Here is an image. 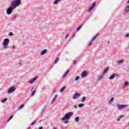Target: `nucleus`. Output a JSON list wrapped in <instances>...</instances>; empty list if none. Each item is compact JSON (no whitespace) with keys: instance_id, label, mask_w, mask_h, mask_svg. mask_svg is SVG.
Returning a JSON list of instances; mask_svg holds the SVG:
<instances>
[{"instance_id":"nucleus-1","label":"nucleus","mask_w":129,"mask_h":129,"mask_svg":"<svg viewBox=\"0 0 129 129\" xmlns=\"http://www.w3.org/2000/svg\"><path fill=\"white\" fill-rule=\"evenodd\" d=\"M21 4H22V1L21 0H13L11 2L10 7L7 10V15H11L13 13V11L20 6Z\"/></svg>"},{"instance_id":"nucleus-2","label":"nucleus","mask_w":129,"mask_h":129,"mask_svg":"<svg viewBox=\"0 0 129 129\" xmlns=\"http://www.w3.org/2000/svg\"><path fill=\"white\" fill-rule=\"evenodd\" d=\"M74 113L73 112H69L64 114V116L61 118V120L64 121V123H68L69 119H70V117L73 115Z\"/></svg>"},{"instance_id":"nucleus-3","label":"nucleus","mask_w":129,"mask_h":129,"mask_svg":"<svg viewBox=\"0 0 129 129\" xmlns=\"http://www.w3.org/2000/svg\"><path fill=\"white\" fill-rule=\"evenodd\" d=\"M9 43H10V39L9 38H6L4 40L3 45L4 49H7L8 46H9Z\"/></svg>"},{"instance_id":"nucleus-4","label":"nucleus","mask_w":129,"mask_h":129,"mask_svg":"<svg viewBox=\"0 0 129 129\" xmlns=\"http://www.w3.org/2000/svg\"><path fill=\"white\" fill-rule=\"evenodd\" d=\"M117 107L118 110H121V109H123V108H125V107H127V105L117 104Z\"/></svg>"},{"instance_id":"nucleus-5","label":"nucleus","mask_w":129,"mask_h":129,"mask_svg":"<svg viewBox=\"0 0 129 129\" xmlns=\"http://www.w3.org/2000/svg\"><path fill=\"white\" fill-rule=\"evenodd\" d=\"M15 90H16V88L14 86H12L9 89L8 91V93H9V94L12 93V92H14Z\"/></svg>"},{"instance_id":"nucleus-6","label":"nucleus","mask_w":129,"mask_h":129,"mask_svg":"<svg viewBox=\"0 0 129 129\" xmlns=\"http://www.w3.org/2000/svg\"><path fill=\"white\" fill-rule=\"evenodd\" d=\"M88 73L86 71H84L83 72L81 75V78H84V77H86L87 76Z\"/></svg>"},{"instance_id":"nucleus-7","label":"nucleus","mask_w":129,"mask_h":129,"mask_svg":"<svg viewBox=\"0 0 129 129\" xmlns=\"http://www.w3.org/2000/svg\"><path fill=\"white\" fill-rule=\"evenodd\" d=\"M37 79H38V76H36L34 78H33L32 79L29 80V83L30 84H33V83H34V82H35V81H36V80H37Z\"/></svg>"},{"instance_id":"nucleus-8","label":"nucleus","mask_w":129,"mask_h":129,"mask_svg":"<svg viewBox=\"0 0 129 129\" xmlns=\"http://www.w3.org/2000/svg\"><path fill=\"white\" fill-rule=\"evenodd\" d=\"M97 36H98V34H97L96 35L94 36L93 38L91 40L90 42L89 43V47H90V46H91V45H92V42H93L94 40H95L96 38H97Z\"/></svg>"},{"instance_id":"nucleus-9","label":"nucleus","mask_w":129,"mask_h":129,"mask_svg":"<svg viewBox=\"0 0 129 129\" xmlns=\"http://www.w3.org/2000/svg\"><path fill=\"white\" fill-rule=\"evenodd\" d=\"M81 96V94L79 93H75V94H74L73 96V99H76L77 98V97H80V96Z\"/></svg>"},{"instance_id":"nucleus-10","label":"nucleus","mask_w":129,"mask_h":129,"mask_svg":"<svg viewBox=\"0 0 129 129\" xmlns=\"http://www.w3.org/2000/svg\"><path fill=\"white\" fill-rule=\"evenodd\" d=\"M115 75H116V73H114L112 75H111L109 78V79L110 80H111L112 79H114V78L115 77Z\"/></svg>"},{"instance_id":"nucleus-11","label":"nucleus","mask_w":129,"mask_h":129,"mask_svg":"<svg viewBox=\"0 0 129 129\" xmlns=\"http://www.w3.org/2000/svg\"><path fill=\"white\" fill-rule=\"evenodd\" d=\"M57 95L56 94L55 95L54 98L52 99V101L51 102V104H53L55 101H56V99H57Z\"/></svg>"},{"instance_id":"nucleus-12","label":"nucleus","mask_w":129,"mask_h":129,"mask_svg":"<svg viewBox=\"0 0 129 129\" xmlns=\"http://www.w3.org/2000/svg\"><path fill=\"white\" fill-rule=\"evenodd\" d=\"M129 12V6H126L124 9V13H128Z\"/></svg>"},{"instance_id":"nucleus-13","label":"nucleus","mask_w":129,"mask_h":129,"mask_svg":"<svg viewBox=\"0 0 129 129\" xmlns=\"http://www.w3.org/2000/svg\"><path fill=\"white\" fill-rule=\"evenodd\" d=\"M47 53V49H43L40 53L41 55H45Z\"/></svg>"},{"instance_id":"nucleus-14","label":"nucleus","mask_w":129,"mask_h":129,"mask_svg":"<svg viewBox=\"0 0 129 129\" xmlns=\"http://www.w3.org/2000/svg\"><path fill=\"white\" fill-rule=\"evenodd\" d=\"M68 73H69V71H66L64 73V74L63 75L62 78H65V77H66V76H67V74H68Z\"/></svg>"},{"instance_id":"nucleus-15","label":"nucleus","mask_w":129,"mask_h":129,"mask_svg":"<svg viewBox=\"0 0 129 129\" xmlns=\"http://www.w3.org/2000/svg\"><path fill=\"white\" fill-rule=\"evenodd\" d=\"M113 100H114V97L111 98L110 99V100H109V102H108V104H111V103H112V102L113 101Z\"/></svg>"},{"instance_id":"nucleus-16","label":"nucleus","mask_w":129,"mask_h":129,"mask_svg":"<svg viewBox=\"0 0 129 129\" xmlns=\"http://www.w3.org/2000/svg\"><path fill=\"white\" fill-rule=\"evenodd\" d=\"M123 61H124V59H121V60H118L117 61V63H118V64H122V63H123Z\"/></svg>"},{"instance_id":"nucleus-17","label":"nucleus","mask_w":129,"mask_h":129,"mask_svg":"<svg viewBox=\"0 0 129 129\" xmlns=\"http://www.w3.org/2000/svg\"><path fill=\"white\" fill-rule=\"evenodd\" d=\"M108 68H106L105 70H104V72L102 73V75L104 74H105V73H107V71H108Z\"/></svg>"},{"instance_id":"nucleus-18","label":"nucleus","mask_w":129,"mask_h":129,"mask_svg":"<svg viewBox=\"0 0 129 129\" xmlns=\"http://www.w3.org/2000/svg\"><path fill=\"white\" fill-rule=\"evenodd\" d=\"M66 89V87H63L60 89L59 92L60 93L63 92V91H64V90H65Z\"/></svg>"},{"instance_id":"nucleus-19","label":"nucleus","mask_w":129,"mask_h":129,"mask_svg":"<svg viewBox=\"0 0 129 129\" xmlns=\"http://www.w3.org/2000/svg\"><path fill=\"white\" fill-rule=\"evenodd\" d=\"M85 100H86V97H83L81 99V102H84V101H85Z\"/></svg>"},{"instance_id":"nucleus-20","label":"nucleus","mask_w":129,"mask_h":129,"mask_svg":"<svg viewBox=\"0 0 129 129\" xmlns=\"http://www.w3.org/2000/svg\"><path fill=\"white\" fill-rule=\"evenodd\" d=\"M14 117V115H12L11 116H10L9 118L7 120V122H9V121H10V120H11V119H12V118H13Z\"/></svg>"},{"instance_id":"nucleus-21","label":"nucleus","mask_w":129,"mask_h":129,"mask_svg":"<svg viewBox=\"0 0 129 129\" xmlns=\"http://www.w3.org/2000/svg\"><path fill=\"white\" fill-rule=\"evenodd\" d=\"M103 78V75H100L98 77V80H101Z\"/></svg>"},{"instance_id":"nucleus-22","label":"nucleus","mask_w":129,"mask_h":129,"mask_svg":"<svg viewBox=\"0 0 129 129\" xmlns=\"http://www.w3.org/2000/svg\"><path fill=\"white\" fill-rule=\"evenodd\" d=\"M92 10H93V8L91 6L89 7L88 10V13H90Z\"/></svg>"},{"instance_id":"nucleus-23","label":"nucleus","mask_w":129,"mask_h":129,"mask_svg":"<svg viewBox=\"0 0 129 129\" xmlns=\"http://www.w3.org/2000/svg\"><path fill=\"white\" fill-rule=\"evenodd\" d=\"M7 100H8V98H4V99H2V100H1V102L2 103H5V102H6V101H7Z\"/></svg>"},{"instance_id":"nucleus-24","label":"nucleus","mask_w":129,"mask_h":129,"mask_svg":"<svg viewBox=\"0 0 129 129\" xmlns=\"http://www.w3.org/2000/svg\"><path fill=\"white\" fill-rule=\"evenodd\" d=\"M59 2H61V0H55L53 3V5H57Z\"/></svg>"},{"instance_id":"nucleus-25","label":"nucleus","mask_w":129,"mask_h":129,"mask_svg":"<svg viewBox=\"0 0 129 129\" xmlns=\"http://www.w3.org/2000/svg\"><path fill=\"white\" fill-rule=\"evenodd\" d=\"M122 117H123V115H120V116H119L117 119V121H119L120 120V119L121 118H122Z\"/></svg>"},{"instance_id":"nucleus-26","label":"nucleus","mask_w":129,"mask_h":129,"mask_svg":"<svg viewBox=\"0 0 129 129\" xmlns=\"http://www.w3.org/2000/svg\"><path fill=\"white\" fill-rule=\"evenodd\" d=\"M24 106H25V104H23L21 105H20L19 107H18V109L20 110V109H22V108H23V107H24Z\"/></svg>"},{"instance_id":"nucleus-27","label":"nucleus","mask_w":129,"mask_h":129,"mask_svg":"<svg viewBox=\"0 0 129 129\" xmlns=\"http://www.w3.org/2000/svg\"><path fill=\"white\" fill-rule=\"evenodd\" d=\"M18 18V15L15 14L13 16V20H15Z\"/></svg>"},{"instance_id":"nucleus-28","label":"nucleus","mask_w":129,"mask_h":129,"mask_svg":"<svg viewBox=\"0 0 129 129\" xmlns=\"http://www.w3.org/2000/svg\"><path fill=\"white\" fill-rule=\"evenodd\" d=\"M95 5H96V3H95V2L93 3L92 4V5H91V7L93 8L94 9V7H95Z\"/></svg>"},{"instance_id":"nucleus-29","label":"nucleus","mask_w":129,"mask_h":129,"mask_svg":"<svg viewBox=\"0 0 129 129\" xmlns=\"http://www.w3.org/2000/svg\"><path fill=\"white\" fill-rule=\"evenodd\" d=\"M58 61H59V58H56L54 60V64H57L58 63Z\"/></svg>"},{"instance_id":"nucleus-30","label":"nucleus","mask_w":129,"mask_h":129,"mask_svg":"<svg viewBox=\"0 0 129 129\" xmlns=\"http://www.w3.org/2000/svg\"><path fill=\"white\" fill-rule=\"evenodd\" d=\"M79 78H80V77H79V76L76 77L75 78V81H78V80H79Z\"/></svg>"},{"instance_id":"nucleus-31","label":"nucleus","mask_w":129,"mask_h":129,"mask_svg":"<svg viewBox=\"0 0 129 129\" xmlns=\"http://www.w3.org/2000/svg\"><path fill=\"white\" fill-rule=\"evenodd\" d=\"M127 85H128V82H125L124 84V87H126Z\"/></svg>"},{"instance_id":"nucleus-32","label":"nucleus","mask_w":129,"mask_h":129,"mask_svg":"<svg viewBox=\"0 0 129 129\" xmlns=\"http://www.w3.org/2000/svg\"><path fill=\"white\" fill-rule=\"evenodd\" d=\"M75 120L77 121V122H78V121H79V117H76L75 118Z\"/></svg>"},{"instance_id":"nucleus-33","label":"nucleus","mask_w":129,"mask_h":129,"mask_svg":"<svg viewBox=\"0 0 129 129\" xmlns=\"http://www.w3.org/2000/svg\"><path fill=\"white\" fill-rule=\"evenodd\" d=\"M78 106H79V107H83V106H84V104H79L78 105Z\"/></svg>"},{"instance_id":"nucleus-34","label":"nucleus","mask_w":129,"mask_h":129,"mask_svg":"<svg viewBox=\"0 0 129 129\" xmlns=\"http://www.w3.org/2000/svg\"><path fill=\"white\" fill-rule=\"evenodd\" d=\"M81 28H82V25L80 26L79 27H78L77 28V31H79V30H80V29H81Z\"/></svg>"},{"instance_id":"nucleus-35","label":"nucleus","mask_w":129,"mask_h":129,"mask_svg":"<svg viewBox=\"0 0 129 129\" xmlns=\"http://www.w3.org/2000/svg\"><path fill=\"white\" fill-rule=\"evenodd\" d=\"M35 93H36V91H33L31 94V96H34V95H35Z\"/></svg>"},{"instance_id":"nucleus-36","label":"nucleus","mask_w":129,"mask_h":129,"mask_svg":"<svg viewBox=\"0 0 129 129\" xmlns=\"http://www.w3.org/2000/svg\"><path fill=\"white\" fill-rule=\"evenodd\" d=\"M9 36H14V33H13V32H11L9 33Z\"/></svg>"},{"instance_id":"nucleus-37","label":"nucleus","mask_w":129,"mask_h":129,"mask_svg":"<svg viewBox=\"0 0 129 129\" xmlns=\"http://www.w3.org/2000/svg\"><path fill=\"white\" fill-rule=\"evenodd\" d=\"M36 122H37V121L35 120L32 123H31V125H34V124H35V123H36Z\"/></svg>"},{"instance_id":"nucleus-38","label":"nucleus","mask_w":129,"mask_h":129,"mask_svg":"<svg viewBox=\"0 0 129 129\" xmlns=\"http://www.w3.org/2000/svg\"><path fill=\"white\" fill-rule=\"evenodd\" d=\"M69 36V34H66V35L64 37V39H67V38H68Z\"/></svg>"},{"instance_id":"nucleus-39","label":"nucleus","mask_w":129,"mask_h":129,"mask_svg":"<svg viewBox=\"0 0 129 129\" xmlns=\"http://www.w3.org/2000/svg\"><path fill=\"white\" fill-rule=\"evenodd\" d=\"M125 37L126 38H127V37H129V34H125Z\"/></svg>"},{"instance_id":"nucleus-40","label":"nucleus","mask_w":129,"mask_h":129,"mask_svg":"<svg viewBox=\"0 0 129 129\" xmlns=\"http://www.w3.org/2000/svg\"><path fill=\"white\" fill-rule=\"evenodd\" d=\"M77 60H75V61H74V64H76V63H77Z\"/></svg>"},{"instance_id":"nucleus-41","label":"nucleus","mask_w":129,"mask_h":129,"mask_svg":"<svg viewBox=\"0 0 129 129\" xmlns=\"http://www.w3.org/2000/svg\"><path fill=\"white\" fill-rule=\"evenodd\" d=\"M76 35V34L74 33V34H73V36H72L73 38L74 37H75Z\"/></svg>"},{"instance_id":"nucleus-42","label":"nucleus","mask_w":129,"mask_h":129,"mask_svg":"<svg viewBox=\"0 0 129 129\" xmlns=\"http://www.w3.org/2000/svg\"><path fill=\"white\" fill-rule=\"evenodd\" d=\"M15 45H13V47H12V49H15Z\"/></svg>"},{"instance_id":"nucleus-43","label":"nucleus","mask_w":129,"mask_h":129,"mask_svg":"<svg viewBox=\"0 0 129 129\" xmlns=\"http://www.w3.org/2000/svg\"><path fill=\"white\" fill-rule=\"evenodd\" d=\"M74 108H77V105H75L74 106Z\"/></svg>"},{"instance_id":"nucleus-44","label":"nucleus","mask_w":129,"mask_h":129,"mask_svg":"<svg viewBox=\"0 0 129 129\" xmlns=\"http://www.w3.org/2000/svg\"><path fill=\"white\" fill-rule=\"evenodd\" d=\"M39 129H43V126L39 127Z\"/></svg>"},{"instance_id":"nucleus-45","label":"nucleus","mask_w":129,"mask_h":129,"mask_svg":"<svg viewBox=\"0 0 129 129\" xmlns=\"http://www.w3.org/2000/svg\"><path fill=\"white\" fill-rule=\"evenodd\" d=\"M115 76L116 77H118V75H117V74H116Z\"/></svg>"},{"instance_id":"nucleus-46","label":"nucleus","mask_w":129,"mask_h":129,"mask_svg":"<svg viewBox=\"0 0 129 129\" xmlns=\"http://www.w3.org/2000/svg\"><path fill=\"white\" fill-rule=\"evenodd\" d=\"M33 89H34V87H33L31 90V91H33Z\"/></svg>"},{"instance_id":"nucleus-47","label":"nucleus","mask_w":129,"mask_h":129,"mask_svg":"<svg viewBox=\"0 0 129 129\" xmlns=\"http://www.w3.org/2000/svg\"><path fill=\"white\" fill-rule=\"evenodd\" d=\"M19 65H21V64H22V62H19Z\"/></svg>"},{"instance_id":"nucleus-48","label":"nucleus","mask_w":129,"mask_h":129,"mask_svg":"<svg viewBox=\"0 0 129 129\" xmlns=\"http://www.w3.org/2000/svg\"><path fill=\"white\" fill-rule=\"evenodd\" d=\"M127 4H129V0H127Z\"/></svg>"},{"instance_id":"nucleus-49","label":"nucleus","mask_w":129,"mask_h":129,"mask_svg":"<svg viewBox=\"0 0 129 129\" xmlns=\"http://www.w3.org/2000/svg\"><path fill=\"white\" fill-rule=\"evenodd\" d=\"M72 82L73 83L74 82V80H73L72 81Z\"/></svg>"},{"instance_id":"nucleus-50","label":"nucleus","mask_w":129,"mask_h":129,"mask_svg":"<svg viewBox=\"0 0 129 129\" xmlns=\"http://www.w3.org/2000/svg\"><path fill=\"white\" fill-rule=\"evenodd\" d=\"M54 129H56V128H54Z\"/></svg>"},{"instance_id":"nucleus-51","label":"nucleus","mask_w":129,"mask_h":129,"mask_svg":"<svg viewBox=\"0 0 129 129\" xmlns=\"http://www.w3.org/2000/svg\"><path fill=\"white\" fill-rule=\"evenodd\" d=\"M108 43H109V41H108Z\"/></svg>"}]
</instances>
